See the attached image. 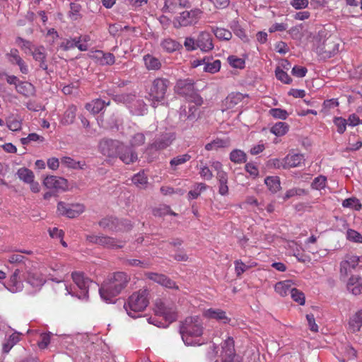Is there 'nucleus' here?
I'll return each mask as SVG.
<instances>
[{
  "instance_id": "nucleus-1",
  "label": "nucleus",
  "mask_w": 362,
  "mask_h": 362,
  "mask_svg": "<svg viewBox=\"0 0 362 362\" xmlns=\"http://www.w3.org/2000/svg\"><path fill=\"white\" fill-rule=\"evenodd\" d=\"M130 279V276L125 272H114L108 276L99 288L101 298L106 302H111L127 286Z\"/></svg>"
},
{
  "instance_id": "nucleus-2",
  "label": "nucleus",
  "mask_w": 362,
  "mask_h": 362,
  "mask_svg": "<svg viewBox=\"0 0 362 362\" xmlns=\"http://www.w3.org/2000/svg\"><path fill=\"white\" fill-rule=\"evenodd\" d=\"M148 293L146 290H139L134 292L124 303V308L127 314L136 317V313L143 312L148 305Z\"/></svg>"
},
{
  "instance_id": "nucleus-3",
  "label": "nucleus",
  "mask_w": 362,
  "mask_h": 362,
  "mask_svg": "<svg viewBox=\"0 0 362 362\" xmlns=\"http://www.w3.org/2000/svg\"><path fill=\"white\" fill-rule=\"evenodd\" d=\"M204 327L202 320L197 316L188 317L180 327V333L185 344H191L188 341L189 337H200L203 334Z\"/></svg>"
},
{
  "instance_id": "nucleus-4",
  "label": "nucleus",
  "mask_w": 362,
  "mask_h": 362,
  "mask_svg": "<svg viewBox=\"0 0 362 362\" xmlns=\"http://www.w3.org/2000/svg\"><path fill=\"white\" fill-rule=\"evenodd\" d=\"M170 81L167 78H156L151 84L148 91L149 100L152 105L156 107L159 103L164 100Z\"/></svg>"
},
{
  "instance_id": "nucleus-5",
  "label": "nucleus",
  "mask_w": 362,
  "mask_h": 362,
  "mask_svg": "<svg viewBox=\"0 0 362 362\" xmlns=\"http://www.w3.org/2000/svg\"><path fill=\"white\" fill-rule=\"evenodd\" d=\"M99 226L104 230L114 232L128 231L132 227L130 221L127 219L119 220L112 216L105 217L100 220Z\"/></svg>"
},
{
  "instance_id": "nucleus-6",
  "label": "nucleus",
  "mask_w": 362,
  "mask_h": 362,
  "mask_svg": "<svg viewBox=\"0 0 362 362\" xmlns=\"http://www.w3.org/2000/svg\"><path fill=\"white\" fill-rule=\"evenodd\" d=\"M202 13L200 9H192L190 11L181 12L180 15L174 19V26L178 28L195 24L200 18Z\"/></svg>"
},
{
  "instance_id": "nucleus-7",
  "label": "nucleus",
  "mask_w": 362,
  "mask_h": 362,
  "mask_svg": "<svg viewBox=\"0 0 362 362\" xmlns=\"http://www.w3.org/2000/svg\"><path fill=\"white\" fill-rule=\"evenodd\" d=\"M220 358L221 362H241L240 357L235 353L234 340L232 337H228L221 344Z\"/></svg>"
},
{
  "instance_id": "nucleus-8",
  "label": "nucleus",
  "mask_w": 362,
  "mask_h": 362,
  "mask_svg": "<svg viewBox=\"0 0 362 362\" xmlns=\"http://www.w3.org/2000/svg\"><path fill=\"white\" fill-rule=\"evenodd\" d=\"M84 210V206L81 204H66L64 202H59L57 204L58 213L69 218L78 217Z\"/></svg>"
},
{
  "instance_id": "nucleus-9",
  "label": "nucleus",
  "mask_w": 362,
  "mask_h": 362,
  "mask_svg": "<svg viewBox=\"0 0 362 362\" xmlns=\"http://www.w3.org/2000/svg\"><path fill=\"white\" fill-rule=\"evenodd\" d=\"M155 313L156 315L164 317L169 322H173L177 319V312L175 305L164 302L160 299L156 301Z\"/></svg>"
},
{
  "instance_id": "nucleus-10",
  "label": "nucleus",
  "mask_w": 362,
  "mask_h": 362,
  "mask_svg": "<svg viewBox=\"0 0 362 362\" xmlns=\"http://www.w3.org/2000/svg\"><path fill=\"white\" fill-rule=\"evenodd\" d=\"M123 143L113 139H103L99 143V150L101 153L107 157H116Z\"/></svg>"
},
{
  "instance_id": "nucleus-11",
  "label": "nucleus",
  "mask_w": 362,
  "mask_h": 362,
  "mask_svg": "<svg viewBox=\"0 0 362 362\" xmlns=\"http://www.w3.org/2000/svg\"><path fill=\"white\" fill-rule=\"evenodd\" d=\"M360 262L359 257L354 255H346L340 263V276L346 277L349 273L355 269Z\"/></svg>"
},
{
  "instance_id": "nucleus-12",
  "label": "nucleus",
  "mask_w": 362,
  "mask_h": 362,
  "mask_svg": "<svg viewBox=\"0 0 362 362\" xmlns=\"http://www.w3.org/2000/svg\"><path fill=\"white\" fill-rule=\"evenodd\" d=\"M145 276L165 288L175 290L179 289L176 283L165 274L154 272H146L145 273Z\"/></svg>"
},
{
  "instance_id": "nucleus-13",
  "label": "nucleus",
  "mask_w": 362,
  "mask_h": 362,
  "mask_svg": "<svg viewBox=\"0 0 362 362\" xmlns=\"http://www.w3.org/2000/svg\"><path fill=\"white\" fill-rule=\"evenodd\" d=\"M43 184L47 188L56 191H66L69 187L68 181L66 179L54 175L46 177Z\"/></svg>"
},
{
  "instance_id": "nucleus-14",
  "label": "nucleus",
  "mask_w": 362,
  "mask_h": 362,
  "mask_svg": "<svg viewBox=\"0 0 362 362\" xmlns=\"http://www.w3.org/2000/svg\"><path fill=\"white\" fill-rule=\"evenodd\" d=\"M197 47L203 52H208L214 49L213 37L207 31H202L197 37Z\"/></svg>"
},
{
  "instance_id": "nucleus-15",
  "label": "nucleus",
  "mask_w": 362,
  "mask_h": 362,
  "mask_svg": "<svg viewBox=\"0 0 362 362\" xmlns=\"http://www.w3.org/2000/svg\"><path fill=\"white\" fill-rule=\"evenodd\" d=\"M71 277L74 282L81 290L84 298H88V288L93 281L81 272H74L71 274Z\"/></svg>"
},
{
  "instance_id": "nucleus-16",
  "label": "nucleus",
  "mask_w": 362,
  "mask_h": 362,
  "mask_svg": "<svg viewBox=\"0 0 362 362\" xmlns=\"http://www.w3.org/2000/svg\"><path fill=\"white\" fill-rule=\"evenodd\" d=\"M6 57L12 64L18 66L19 69L22 74H28V66L25 62L21 57L19 52L17 49H11L10 52L6 54Z\"/></svg>"
},
{
  "instance_id": "nucleus-17",
  "label": "nucleus",
  "mask_w": 362,
  "mask_h": 362,
  "mask_svg": "<svg viewBox=\"0 0 362 362\" xmlns=\"http://www.w3.org/2000/svg\"><path fill=\"white\" fill-rule=\"evenodd\" d=\"M23 279L34 287H38L45 282L42 275L36 269H27L23 274Z\"/></svg>"
},
{
  "instance_id": "nucleus-18",
  "label": "nucleus",
  "mask_w": 362,
  "mask_h": 362,
  "mask_svg": "<svg viewBox=\"0 0 362 362\" xmlns=\"http://www.w3.org/2000/svg\"><path fill=\"white\" fill-rule=\"evenodd\" d=\"M246 95L240 93H231L223 101V110H230L240 104Z\"/></svg>"
},
{
  "instance_id": "nucleus-19",
  "label": "nucleus",
  "mask_w": 362,
  "mask_h": 362,
  "mask_svg": "<svg viewBox=\"0 0 362 362\" xmlns=\"http://www.w3.org/2000/svg\"><path fill=\"white\" fill-rule=\"evenodd\" d=\"M204 315L206 318L216 320L225 324L229 323L230 321V319L227 316L226 313L221 309H207L204 311Z\"/></svg>"
},
{
  "instance_id": "nucleus-20",
  "label": "nucleus",
  "mask_w": 362,
  "mask_h": 362,
  "mask_svg": "<svg viewBox=\"0 0 362 362\" xmlns=\"http://www.w3.org/2000/svg\"><path fill=\"white\" fill-rule=\"evenodd\" d=\"M175 136L173 133L163 134L160 138L156 139L151 145L152 148L156 150H162L168 147L175 140Z\"/></svg>"
},
{
  "instance_id": "nucleus-21",
  "label": "nucleus",
  "mask_w": 362,
  "mask_h": 362,
  "mask_svg": "<svg viewBox=\"0 0 362 362\" xmlns=\"http://www.w3.org/2000/svg\"><path fill=\"white\" fill-rule=\"evenodd\" d=\"M117 156L126 164H130L137 160L136 153L124 144L123 148L119 149Z\"/></svg>"
},
{
  "instance_id": "nucleus-22",
  "label": "nucleus",
  "mask_w": 362,
  "mask_h": 362,
  "mask_svg": "<svg viewBox=\"0 0 362 362\" xmlns=\"http://www.w3.org/2000/svg\"><path fill=\"white\" fill-rule=\"evenodd\" d=\"M349 330L351 333H356L362 327V309L356 312L349 320Z\"/></svg>"
},
{
  "instance_id": "nucleus-23",
  "label": "nucleus",
  "mask_w": 362,
  "mask_h": 362,
  "mask_svg": "<svg viewBox=\"0 0 362 362\" xmlns=\"http://www.w3.org/2000/svg\"><path fill=\"white\" fill-rule=\"evenodd\" d=\"M60 48L64 51H68L74 47H77L80 51H86L88 49V46L83 43H80V40L74 39H65L60 44Z\"/></svg>"
},
{
  "instance_id": "nucleus-24",
  "label": "nucleus",
  "mask_w": 362,
  "mask_h": 362,
  "mask_svg": "<svg viewBox=\"0 0 362 362\" xmlns=\"http://www.w3.org/2000/svg\"><path fill=\"white\" fill-rule=\"evenodd\" d=\"M347 289L352 294L357 296L362 293V278L351 276L346 284Z\"/></svg>"
},
{
  "instance_id": "nucleus-25",
  "label": "nucleus",
  "mask_w": 362,
  "mask_h": 362,
  "mask_svg": "<svg viewBox=\"0 0 362 362\" xmlns=\"http://www.w3.org/2000/svg\"><path fill=\"white\" fill-rule=\"evenodd\" d=\"M322 50L326 57H331L339 50V44L332 37L327 38L322 45Z\"/></svg>"
},
{
  "instance_id": "nucleus-26",
  "label": "nucleus",
  "mask_w": 362,
  "mask_h": 362,
  "mask_svg": "<svg viewBox=\"0 0 362 362\" xmlns=\"http://www.w3.org/2000/svg\"><path fill=\"white\" fill-rule=\"evenodd\" d=\"M193 89V84L189 80H178L175 86V92L181 95L189 94Z\"/></svg>"
},
{
  "instance_id": "nucleus-27",
  "label": "nucleus",
  "mask_w": 362,
  "mask_h": 362,
  "mask_svg": "<svg viewBox=\"0 0 362 362\" xmlns=\"http://www.w3.org/2000/svg\"><path fill=\"white\" fill-rule=\"evenodd\" d=\"M21 271L19 269L15 270L13 274L11 276L8 284L9 289L12 292H17L22 289L23 284L20 276Z\"/></svg>"
},
{
  "instance_id": "nucleus-28",
  "label": "nucleus",
  "mask_w": 362,
  "mask_h": 362,
  "mask_svg": "<svg viewBox=\"0 0 362 362\" xmlns=\"http://www.w3.org/2000/svg\"><path fill=\"white\" fill-rule=\"evenodd\" d=\"M33 57V59L40 62V67L43 70L47 69L46 64V52L43 47H35L34 49L30 52Z\"/></svg>"
},
{
  "instance_id": "nucleus-29",
  "label": "nucleus",
  "mask_w": 362,
  "mask_h": 362,
  "mask_svg": "<svg viewBox=\"0 0 362 362\" xmlns=\"http://www.w3.org/2000/svg\"><path fill=\"white\" fill-rule=\"evenodd\" d=\"M109 105L110 101L105 103V101L98 98L86 103L85 107L88 111L95 115L99 113L105 105Z\"/></svg>"
},
{
  "instance_id": "nucleus-30",
  "label": "nucleus",
  "mask_w": 362,
  "mask_h": 362,
  "mask_svg": "<svg viewBox=\"0 0 362 362\" xmlns=\"http://www.w3.org/2000/svg\"><path fill=\"white\" fill-rule=\"evenodd\" d=\"M16 90L18 93L25 97L33 96L35 95V92L34 86L27 81L18 82V85H16Z\"/></svg>"
},
{
  "instance_id": "nucleus-31",
  "label": "nucleus",
  "mask_w": 362,
  "mask_h": 362,
  "mask_svg": "<svg viewBox=\"0 0 362 362\" xmlns=\"http://www.w3.org/2000/svg\"><path fill=\"white\" fill-rule=\"evenodd\" d=\"M291 281H282L276 283L274 286L275 291L281 296H286L291 293L293 288Z\"/></svg>"
},
{
  "instance_id": "nucleus-32",
  "label": "nucleus",
  "mask_w": 362,
  "mask_h": 362,
  "mask_svg": "<svg viewBox=\"0 0 362 362\" xmlns=\"http://www.w3.org/2000/svg\"><path fill=\"white\" fill-rule=\"evenodd\" d=\"M304 160V156L302 154H288L285 157L286 167H287V168H291L300 166Z\"/></svg>"
},
{
  "instance_id": "nucleus-33",
  "label": "nucleus",
  "mask_w": 362,
  "mask_h": 362,
  "mask_svg": "<svg viewBox=\"0 0 362 362\" xmlns=\"http://www.w3.org/2000/svg\"><path fill=\"white\" fill-rule=\"evenodd\" d=\"M230 146V140L228 139H221L216 138L211 142L205 145L204 148L206 151H218L219 148H227Z\"/></svg>"
},
{
  "instance_id": "nucleus-34",
  "label": "nucleus",
  "mask_w": 362,
  "mask_h": 362,
  "mask_svg": "<svg viewBox=\"0 0 362 362\" xmlns=\"http://www.w3.org/2000/svg\"><path fill=\"white\" fill-rule=\"evenodd\" d=\"M95 58H97L102 65H112L115 62V57L112 53H105L101 50L95 51Z\"/></svg>"
},
{
  "instance_id": "nucleus-35",
  "label": "nucleus",
  "mask_w": 362,
  "mask_h": 362,
  "mask_svg": "<svg viewBox=\"0 0 362 362\" xmlns=\"http://www.w3.org/2000/svg\"><path fill=\"white\" fill-rule=\"evenodd\" d=\"M161 47L168 53L174 52L182 48V45L171 38H165L160 43Z\"/></svg>"
},
{
  "instance_id": "nucleus-36",
  "label": "nucleus",
  "mask_w": 362,
  "mask_h": 362,
  "mask_svg": "<svg viewBox=\"0 0 362 362\" xmlns=\"http://www.w3.org/2000/svg\"><path fill=\"white\" fill-rule=\"evenodd\" d=\"M144 61L146 68L148 70H159L161 68L160 61L151 54H146L144 56Z\"/></svg>"
},
{
  "instance_id": "nucleus-37",
  "label": "nucleus",
  "mask_w": 362,
  "mask_h": 362,
  "mask_svg": "<svg viewBox=\"0 0 362 362\" xmlns=\"http://www.w3.org/2000/svg\"><path fill=\"white\" fill-rule=\"evenodd\" d=\"M77 108L75 105H72L68 107L64 112V115L61 119V123L64 125L72 124L76 118Z\"/></svg>"
},
{
  "instance_id": "nucleus-38",
  "label": "nucleus",
  "mask_w": 362,
  "mask_h": 362,
  "mask_svg": "<svg viewBox=\"0 0 362 362\" xmlns=\"http://www.w3.org/2000/svg\"><path fill=\"white\" fill-rule=\"evenodd\" d=\"M7 127L13 131H19L22 127V119L18 115H11L6 120Z\"/></svg>"
},
{
  "instance_id": "nucleus-39",
  "label": "nucleus",
  "mask_w": 362,
  "mask_h": 362,
  "mask_svg": "<svg viewBox=\"0 0 362 362\" xmlns=\"http://www.w3.org/2000/svg\"><path fill=\"white\" fill-rule=\"evenodd\" d=\"M101 245L109 249L122 248L124 246V242L112 237L103 235Z\"/></svg>"
},
{
  "instance_id": "nucleus-40",
  "label": "nucleus",
  "mask_w": 362,
  "mask_h": 362,
  "mask_svg": "<svg viewBox=\"0 0 362 362\" xmlns=\"http://www.w3.org/2000/svg\"><path fill=\"white\" fill-rule=\"evenodd\" d=\"M289 130V125L284 122H276L272 127L270 132L276 136H282L285 135Z\"/></svg>"
},
{
  "instance_id": "nucleus-41",
  "label": "nucleus",
  "mask_w": 362,
  "mask_h": 362,
  "mask_svg": "<svg viewBox=\"0 0 362 362\" xmlns=\"http://www.w3.org/2000/svg\"><path fill=\"white\" fill-rule=\"evenodd\" d=\"M192 158L191 155L189 153H185L182 155L177 156L173 158L170 160V165L173 170H177V167L180 165H183L189 161Z\"/></svg>"
},
{
  "instance_id": "nucleus-42",
  "label": "nucleus",
  "mask_w": 362,
  "mask_h": 362,
  "mask_svg": "<svg viewBox=\"0 0 362 362\" xmlns=\"http://www.w3.org/2000/svg\"><path fill=\"white\" fill-rule=\"evenodd\" d=\"M18 178L25 183L32 182L35 178L34 173L27 168H21L17 171Z\"/></svg>"
},
{
  "instance_id": "nucleus-43",
  "label": "nucleus",
  "mask_w": 362,
  "mask_h": 362,
  "mask_svg": "<svg viewBox=\"0 0 362 362\" xmlns=\"http://www.w3.org/2000/svg\"><path fill=\"white\" fill-rule=\"evenodd\" d=\"M132 182L139 188L145 189L148 185V177L144 171L139 172L132 177Z\"/></svg>"
},
{
  "instance_id": "nucleus-44",
  "label": "nucleus",
  "mask_w": 362,
  "mask_h": 362,
  "mask_svg": "<svg viewBox=\"0 0 362 362\" xmlns=\"http://www.w3.org/2000/svg\"><path fill=\"white\" fill-rule=\"evenodd\" d=\"M264 182L268 189L273 193L278 192L281 188L280 180L276 176H269L265 178Z\"/></svg>"
},
{
  "instance_id": "nucleus-45",
  "label": "nucleus",
  "mask_w": 362,
  "mask_h": 362,
  "mask_svg": "<svg viewBox=\"0 0 362 362\" xmlns=\"http://www.w3.org/2000/svg\"><path fill=\"white\" fill-rule=\"evenodd\" d=\"M21 340V334L14 332L9 336L6 342L3 345V351L8 353L11 348Z\"/></svg>"
},
{
  "instance_id": "nucleus-46",
  "label": "nucleus",
  "mask_w": 362,
  "mask_h": 362,
  "mask_svg": "<svg viewBox=\"0 0 362 362\" xmlns=\"http://www.w3.org/2000/svg\"><path fill=\"white\" fill-rule=\"evenodd\" d=\"M230 160L234 163H243L247 160V156L244 151L234 149L230 153Z\"/></svg>"
},
{
  "instance_id": "nucleus-47",
  "label": "nucleus",
  "mask_w": 362,
  "mask_h": 362,
  "mask_svg": "<svg viewBox=\"0 0 362 362\" xmlns=\"http://www.w3.org/2000/svg\"><path fill=\"white\" fill-rule=\"evenodd\" d=\"M213 32L215 36L221 40H229L232 37L231 32L223 28H216L213 30Z\"/></svg>"
},
{
  "instance_id": "nucleus-48",
  "label": "nucleus",
  "mask_w": 362,
  "mask_h": 362,
  "mask_svg": "<svg viewBox=\"0 0 362 362\" xmlns=\"http://www.w3.org/2000/svg\"><path fill=\"white\" fill-rule=\"evenodd\" d=\"M81 6L78 3L70 4V11L69 12V16L72 21H76L81 18L80 11Z\"/></svg>"
},
{
  "instance_id": "nucleus-49",
  "label": "nucleus",
  "mask_w": 362,
  "mask_h": 362,
  "mask_svg": "<svg viewBox=\"0 0 362 362\" xmlns=\"http://www.w3.org/2000/svg\"><path fill=\"white\" fill-rule=\"evenodd\" d=\"M342 206L345 208H351L355 210H360L361 208V204L359 200L356 197H351L346 199L342 202Z\"/></svg>"
},
{
  "instance_id": "nucleus-50",
  "label": "nucleus",
  "mask_w": 362,
  "mask_h": 362,
  "mask_svg": "<svg viewBox=\"0 0 362 362\" xmlns=\"http://www.w3.org/2000/svg\"><path fill=\"white\" fill-rule=\"evenodd\" d=\"M200 163L201 165L199 169L201 177L206 180H211L214 177L212 171L209 169L206 163L203 164L202 161H200Z\"/></svg>"
},
{
  "instance_id": "nucleus-51",
  "label": "nucleus",
  "mask_w": 362,
  "mask_h": 362,
  "mask_svg": "<svg viewBox=\"0 0 362 362\" xmlns=\"http://www.w3.org/2000/svg\"><path fill=\"white\" fill-rule=\"evenodd\" d=\"M145 136L143 133H136L130 139L129 143L132 147H137L145 143Z\"/></svg>"
},
{
  "instance_id": "nucleus-52",
  "label": "nucleus",
  "mask_w": 362,
  "mask_h": 362,
  "mask_svg": "<svg viewBox=\"0 0 362 362\" xmlns=\"http://www.w3.org/2000/svg\"><path fill=\"white\" fill-rule=\"evenodd\" d=\"M221 69V61L218 59L214 60L213 62L205 63L204 70L206 72L215 74Z\"/></svg>"
},
{
  "instance_id": "nucleus-53",
  "label": "nucleus",
  "mask_w": 362,
  "mask_h": 362,
  "mask_svg": "<svg viewBox=\"0 0 362 362\" xmlns=\"http://www.w3.org/2000/svg\"><path fill=\"white\" fill-rule=\"evenodd\" d=\"M275 75L278 80L281 81L285 84H290L292 82V78L289 76V75L279 67L276 68L275 71Z\"/></svg>"
},
{
  "instance_id": "nucleus-54",
  "label": "nucleus",
  "mask_w": 362,
  "mask_h": 362,
  "mask_svg": "<svg viewBox=\"0 0 362 362\" xmlns=\"http://www.w3.org/2000/svg\"><path fill=\"white\" fill-rule=\"evenodd\" d=\"M124 264L128 267H139L144 269L149 268L151 266L149 262L141 261L136 259H127L124 262Z\"/></svg>"
},
{
  "instance_id": "nucleus-55",
  "label": "nucleus",
  "mask_w": 362,
  "mask_h": 362,
  "mask_svg": "<svg viewBox=\"0 0 362 362\" xmlns=\"http://www.w3.org/2000/svg\"><path fill=\"white\" fill-rule=\"evenodd\" d=\"M269 113L273 117L281 119H286L288 116L287 111L281 108H272Z\"/></svg>"
},
{
  "instance_id": "nucleus-56",
  "label": "nucleus",
  "mask_w": 362,
  "mask_h": 362,
  "mask_svg": "<svg viewBox=\"0 0 362 362\" xmlns=\"http://www.w3.org/2000/svg\"><path fill=\"white\" fill-rule=\"evenodd\" d=\"M333 122L336 125L339 134H341L346 131L347 121L345 119L341 117H336L334 118Z\"/></svg>"
},
{
  "instance_id": "nucleus-57",
  "label": "nucleus",
  "mask_w": 362,
  "mask_h": 362,
  "mask_svg": "<svg viewBox=\"0 0 362 362\" xmlns=\"http://www.w3.org/2000/svg\"><path fill=\"white\" fill-rule=\"evenodd\" d=\"M327 178L325 176L320 175L315 177L312 182V188L317 190L324 189L326 185Z\"/></svg>"
},
{
  "instance_id": "nucleus-58",
  "label": "nucleus",
  "mask_w": 362,
  "mask_h": 362,
  "mask_svg": "<svg viewBox=\"0 0 362 362\" xmlns=\"http://www.w3.org/2000/svg\"><path fill=\"white\" fill-rule=\"evenodd\" d=\"M291 296L295 302L299 303L301 305L305 304V295L302 291L296 288H293L291 293Z\"/></svg>"
},
{
  "instance_id": "nucleus-59",
  "label": "nucleus",
  "mask_w": 362,
  "mask_h": 362,
  "mask_svg": "<svg viewBox=\"0 0 362 362\" xmlns=\"http://www.w3.org/2000/svg\"><path fill=\"white\" fill-rule=\"evenodd\" d=\"M307 192L304 189L293 188L286 191L284 197V199H288L294 196H302L306 194Z\"/></svg>"
},
{
  "instance_id": "nucleus-60",
  "label": "nucleus",
  "mask_w": 362,
  "mask_h": 362,
  "mask_svg": "<svg viewBox=\"0 0 362 362\" xmlns=\"http://www.w3.org/2000/svg\"><path fill=\"white\" fill-rule=\"evenodd\" d=\"M228 62L229 64L234 68L243 69L245 66V61L234 55L229 56L228 57Z\"/></svg>"
},
{
  "instance_id": "nucleus-61",
  "label": "nucleus",
  "mask_w": 362,
  "mask_h": 362,
  "mask_svg": "<svg viewBox=\"0 0 362 362\" xmlns=\"http://www.w3.org/2000/svg\"><path fill=\"white\" fill-rule=\"evenodd\" d=\"M357 352L351 346L346 345L344 347V357L345 358L343 361L346 360H354L356 358Z\"/></svg>"
},
{
  "instance_id": "nucleus-62",
  "label": "nucleus",
  "mask_w": 362,
  "mask_h": 362,
  "mask_svg": "<svg viewBox=\"0 0 362 362\" xmlns=\"http://www.w3.org/2000/svg\"><path fill=\"white\" fill-rule=\"evenodd\" d=\"M43 141L44 138L35 133H31V134H29L27 137H23V138L21 139V142L23 145H27L30 141Z\"/></svg>"
},
{
  "instance_id": "nucleus-63",
  "label": "nucleus",
  "mask_w": 362,
  "mask_h": 362,
  "mask_svg": "<svg viewBox=\"0 0 362 362\" xmlns=\"http://www.w3.org/2000/svg\"><path fill=\"white\" fill-rule=\"evenodd\" d=\"M348 240L355 243H362V235L353 229H349L346 233Z\"/></svg>"
},
{
  "instance_id": "nucleus-64",
  "label": "nucleus",
  "mask_w": 362,
  "mask_h": 362,
  "mask_svg": "<svg viewBox=\"0 0 362 362\" xmlns=\"http://www.w3.org/2000/svg\"><path fill=\"white\" fill-rule=\"evenodd\" d=\"M197 44V38L194 39L191 37H186L184 42V46L187 51H193L198 49Z\"/></svg>"
}]
</instances>
